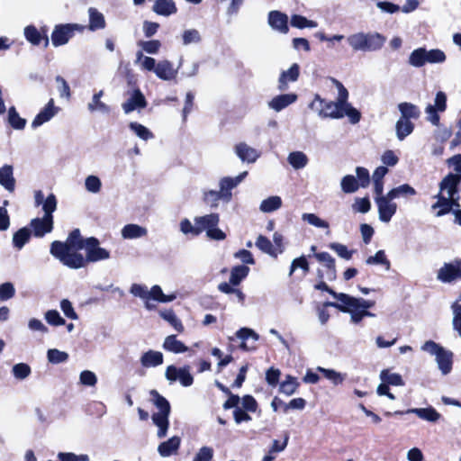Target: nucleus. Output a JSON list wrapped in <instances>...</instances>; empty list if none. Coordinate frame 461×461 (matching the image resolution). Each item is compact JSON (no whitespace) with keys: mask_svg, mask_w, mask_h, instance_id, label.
<instances>
[{"mask_svg":"<svg viewBox=\"0 0 461 461\" xmlns=\"http://www.w3.org/2000/svg\"><path fill=\"white\" fill-rule=\"evenodd\" d=\"M85 188L88 193L98 194L102 189V181L97 176L89 175L85 179Z\"/></svg>","mask_w":461,"mask_h":461,"instance_id":"obj_54","label":"nucleus"},{"mask_svg":"<svg viewBox=\"0 0 461 461\" xmlns=\"http://www.w3.org/2000/svg\"><path fill=\"white\" fill-rule=\"evenodd\" d=\"M437 203L432 205V209L438 208V212L436 213V216L440 217L447 213H448L453 207L459 208L460 204L456 199L450 198L449 196H445L441 193L437 196Z\"/></svg>","mask_w":461,"mask_h":461,"instance_id":"obj_21","label":"nucleus"},{"mask_svg":"<svg viewBox=\"0 0 461 461\" xmlns=\"http://www.w3.org/2000/svg\"><path fill=\"white\" fill-rule=\"evenodd\" d=\"M183 44L189 45L193 43H199L202 41L201 34L196 29L185 30L182 35Z\"/></svg>","mask_w":461,"mask_h":461,"instance_id":"obj_60","label":"nucleus"},{"mask_svg":"<svg viewBox=\"0 0 461 461\" xmlns=\"http://www.w3.org/2000/svg\"><path fill=\"white\" fill-rule=\"evenodd\" d=\"M180 231L185 235L198 236L200 234V229L195 223L193 224L188 219L185 218L180 221L179 224Z\"/></svg>","mask_w":461,"mask_h":461,"instance_id":"obj_58","label":"nucleus"},{"mask_svg":"<svg viewBox=\"0 0 461 461\" xmlns=\"http://www.w3.org/2000/svg\"><path fill=\"white\" fill-rule=\"evenodd\" d=\"M181 444V438L174 436L169 439L160 443L158 447V452L162 457H167L177 453Z\"/></svg>","mask_w":461,"mask_h":461,"instance_id":"obj_25","label":"nucleus"},{"mask_svg":"<svg viewBox=\"0 0 461 461\" xmlns=\"http://www.w3.org/2000/svg\"><path fill=\"white\" fill-rule=\"evenodd\" d=\"M437 279L443 284H452L461 280V259L456 258L444 263L438 270Z\"/></svg>","mask_w":461,"mask_h":461,"instance_id":"obj_8","label":"nucleus"},{"mask_svg":"<svg viewBox=\"0 0 461 461\" xmlns=\"http://www.w3.org/2000/svg\"><path fill=\"white\" fill-rule=\"evenodd\" d=\"M290 23L293 27L299 29L317 27L316 22L308 20L306 17L298 14L292 15Z\"/></svg>","mask_w":461,"mask_h":461,"instance_id":"obj_55","label":"nucleus"},{"mask_svg":"<svg viewBox=\"0 0 461 461\" xmlns=\"http://www.w3.org/2000/svg\"><path fill=\"white\" fill-rule=\"evenodd\" d=\"M414 129L413 123L406 120V118H400L395 124L396 136L399 140H403L410 135Z\"/></svg>","mask_w":461,"mask_h":461,"instance_id":"obj_38","label":"nucleus"},{"mask_svg":"<svg viewBox=\"0 0 461 461\" xmlns=\"http://www.w3.org/2000/svg\"><path fill=\"white\" fill-rule=\"evenodd\" d=\"M12 373L16 379L24 380L31 375L32 370L29 365L18 363L13 366Z\"/></svg>","mask_w":461,"mask_h":461,"instance_id":"obj_57","label":"nucleus"},{"mask_svg":"<svg viewBox=\"0 0 461 461\" xmlns=\"http://www.w3.org/2000/svg\"><path fill=\"white\" fill-rule=\"evenodd\" d=\"M194 221V223L198 225V228L200 229V233H202L203 230L207 232L213 227L218 226L220 217L218 213H210L207 215L195 217Z\"/></svg>","mask_w":461,"mask_h":461,"instance_id":"obj_29","label":"nucleus"},{"mask_svg":"<svg viewBox=\"0 0 461 461\" xmlns=\"http://www.w3.org/2000/svg\"><path fill=\"white\" fill-rule=\"evenodd\" d=\"M393 200L388 193L384 196L375 197L380 221L388 223L396 213L398 206Z\"/></svg>","mask_w":461,"mask_h":461,"instance_id":"obj_11","label":"nucleus"},{"mask_svg":"<svg viewBox=\"0 0 461 461\" xmlns=\"http://www.w3.org/2000/svg\"><path fill=\"white\" fill-rule=\"evenodd\" d=\"M341 190L346 194H352L357 192L360 185H358V181L356 176L352 175H347L342 177L340 181Z\"/></svg>","mask_w":461,"mask_h":461,"instance_id":"obj_47","label":"nucleus"},{"mask_svg":"<svg viewBox=\"0 0 461 461\" xmlns=\"http://www.w3.org/2000/svg\"><path fill=\"white\" fill-rule=\"evenodd\" d=\"M302 220L306 221L308 224L312 225L316 228L320 229H329L330 225L328 221L321 219L314 213H303L302 215Z\"/></svg>","mask_w":461,"mask_h":461,"instance_id":"obj_56","label":"nucleus"},{"mask_svg":"<svg viewBox=\"0 0 461 461\" xmlns=\"http://www.w3.org/2000/svg\"><path fill=\"white\" fill-rule=\"evenodd\" d=\"M47 358L52 364L64 363L68 359V354L56 348L49 349Z\"/></svg>","mask_w":461,"mask_h":461,"instance_id":"obj_59","label":"nucleus"},{"mask_svg":"<svg viewBox=\"0 0 461 461\" xmlns=\"http://www.w3.org/2000/svg\"><path fill=\"white\" fill-rule=\"evenodd\" d=\"M236 337L242 340L240 344V348L243 350H253L256 348L254 346H249L246 343V340L249 339H253L254 341H258L259 339V336L258 333H256L252 329L249 328H241L236 332Z\"/></svg>","mask_w":461,"mask_h":461,"instance_id":"obj_35","label":"nucleus"},{"mask_svg":"<svg viewBox=\"0 0 461 461\" xmlns=\"http://www.w3.org/2000/svg\"><path fill=\"white\" fill-rule=\"evenodd\" d=\"M190 369V366L187 365L181 367L170 365L166 368L165 377L169 384L178 381L182 386L188 387L194 383V377L191 375Z\"/></svg>","mask_w":461,"mask_h":461,"instance_id":"obj_9","label":"nucleus"},{"mask_svg":"<svg viewBox=\"0 0 461 461\" xmlns=\"http://www.w3.org/2000/svg\"><path fill=\"white\" fill-rule=\"evenodd\" d=\"M149 395L150 402L158 410L151 415V420L154 425L158 427L157 437L163 438L167 436L169 427L170 403L157 390H151Z\"/></svg>","mask_w":461,"mask_h":461,"instance_id":"obj_4","label":"nucleus"},{"mask_svg":"<svg viewBox=\"0 0 461 461\" xmlns=\"http://www.w3.org/2000/svg\"><path fill=\"white\" fill-rule=\"evenodd\" d=\"M103 95V90H100L93 95L91 102L87 104V108L91 113H94L95 111H98L104 114H107L110 113V106L101 101V97Z\"/></svg>","mask_w":461,"mask_h":461,"instance_id":"obj_36","label":"nucleus"},{"mask_svg":"<svg viewBox=\"0 0 461 461\" xmlns=\"http://www.w3.org/2000/svg\"><path fill=\"white\" fill-rule=\"evenodd\" d=\"M59 111V108L55 106L54 100L50 99L43 109L35 116L32 122V127L36 129L43 123L50 121Z\"/></svg>","mask_w":461,"mask_h":461,"instance_id":"obj_17","label":"nucleus"},{"mask_svg":"<svg viewBox=\"0 0 461 461\" xmlns=\"http://www.w3.org/2000/svg\"><path fill=\"white\" fill-rule=\"evenodd\" d=\"M79 24H62L55 27L51 34V42L55 47L65 45L74 36L75 31H82Z\"/></svg>","mask_w":461,"mask_h":461,"instance_id":"obj_12","label":"nucleus"},{"mask_svg":"<svg viewBox=\"0 0 461 461\" xmlns=\"http://www.w3.org/2000/svg\"><path fill=\"white\" fill-rule=\"evenodd\" d=\"M325 306L334 307L339 310L342 312H348L350 314V321L357 324L359 323L365 317L374 318L375 315L369 311H366L365 309L360 308H351L350 306L341 303H333L327 302L324 304Z\"/></svg>","mask_w":461,"mask_h":461,"instance_id":"obj_13","label":"nucleus"},{"mask_svg":"<svg viewBox=\"0 0 461 461\" xmlns=\"http://www.w3.org/2000/svg\"><path fill=\"white\" fill-rule=\"evenodd\" d=\"M57 198L53 194L46 197L43 204L44 215L31 221L32 232L36 238H42L53 230V212L57 210Z\"/></svg>","mask_w":461,"mask_h":461,"instance_id":"obj_5","label":"nucleus"},{"mask_svg":"<svg viewBox=\"0 0 461 461\" xmlns=\"http://www.w3.org/2000/svg\"><path fill=\"white\" fill-rule=\"evenodd\" d=\"M282 206V199L280 196L273 195L265 200L260 203L259 209L261 212L269 213L278 210Z\"/></svg>","mask_w":461,"mask_h":461,"instance_id":"obj_40","label":"nucleus"},{"mask_svg":"<svg viewBox=\"0 0 461 461\" xmlns=\"http://www.w3.org/2000/svg\"><path fill=\"white\" fill-rule=\"evenodd\" d=\"M25 39L32 45L38 46L43 37L34 25H28L23 30Z\"/></svg>","mask_w":461,"mask_h":461,"instance_id":"obj_50","label":"nucleus"},{"mask_svg":"<svg viewBox=\"0 0 461 461\" xmlns=\"http://www.w3.org/2000/svg\"><path fill=\"white\" fill-rule=\"evenodd\" d=\"M380 378L383 382L387 384L394 386H402L404 384L402 376L396 373H391L389 370H382L380 373Z\"/></svg>","mask_w":461,"mask_h":461,"instance_id":"obj_49","label":"nucleus"},{"mask_svg":"<svg viewBox=\"0 0 461 461\" xmlns=\"http://www.w3.org/2000/svg\"><path fill=\"white\" fill-rule=\"evenodd\" d=\"M398 109L401 113V118L406 120L418 119L420 115L419 107L411 103L403 102L398 104Z\"/></svg>","mask_w":461,"mask_h":461,"instance_id":"obj_39","label":"nucleus"},{"mask_svg":"<svg viewBox=\"0 0 461 461\" xmlns=\"http://www.w3.org/2000/svg\"><path fill=\"white\" fill-rule=\"evenodd\" d=\"M159 315L170 323V325H172L178 332H182L184 330V326L181 321L176 317L172 310L162 311L159 312Z\"/></svg>","mask_w":461,"mask_h":461,"instance_id":"obj_53","label":"nucleus"},{"mask_svg":"<svg viewBox=\"0 0 461 461\" xmlns=\"http://www.w3.org/2000/svg\"><path fill=\"white\" fill-rule=\"evenodd\" d=\"M347 41L353 50L364 51V32L351 34Z\"/></svg>","mask_w":461,"mask_h":461,"instance_id":"obj_62","label":"nucleus"},{"mask_svg":"<svg viewBox=\"0 0 461 461\" xmlns=\"http://www.w3.org/2000/svg\"><path fill=\"white\" fill-rule=\"evenodd\" d=\"M461 182V176L448 174L446 176L442 181L440 182L439 187L441 194L443 192L447 193V196L450 198L456 199L459 201V195L457 194V185Z\"/></svg>","mask_w":461,"mask_h":461,"instance_id":"obj_16","label":"nucleus"},{"mask_svg":"<svg viewBox=\"0 0 461 461\" xmlns=\"http://www.w3.org/2000/svg\"><path fill=\"white\" fill-rule=\"evenodd\" d=\"M393 199L399 197H409L416 195V190L408 184H403L399 186L392 188L387 192Z\"/></svg>","mask_w":461,"mask_h":461,"instance_id":"obj_41","label":"nucleus"},{"mask_svg":"<svg viewBox=\"0 0 461 461\" xmlns=\"http://www.w3.org/2000/svg\"><path fill=\"white\" fill-rule=\"evenodd\" d=\"M147 106V101L140 89L133 90L127 100L122 104L123 112L128 114L135 110H140Z\"/></svg>","mask_w":461,"mask_h":461,"instance_id":"obj_14","label":"nucleus"},{"mask_svg":"<svg viewBox=\"0 0 461 461\" xmlns=\"http://www.w3.org/2000/svg\"><path fill=\"white\" fill-rule=\"evenodd\" d=\"M366 265H382L386 270L390 269V261L387 259L384 250H378L374 256L366 259Z\"/></svg>","mask_w":461,"mask_h":461,"instance_id":"obj_51","label":"nucleus"},{"mask_svg":"<svg viewBox=\"0 0 461 461\" xmlns=\"http://www.w3.org/2000/svg\"><path fill=\"white\" fill-rule=\"evenodd\" d=\"M0 185L10 193L14 191L15 178L11 165H5L0 167Z\"/></svg>","mask_w":461,"mask_h":461,"instance_id":"obj_27","label":"nucleus"},{"mask_svg":"<svg viewBox=\"0 0 461 461\" xmlns=\"http://www.w3.org/2000/svg\"><path fill=\"white\" fill-rule=\"evenodd\" d=\"M87 12L89 17L88 29L91 32H95L97 30H103L105 28L106 22L104 14L101 12L94 7L88 8Z\"/></svg>","mask_w":461,"mask_h":461,"instance_id":"obj_30","label":"nucleus"},{"mask_svg":"<svg viewBox=\"0 0 461 461\" xmlns=\"http://www.w3.org/2000/svg\"><path fill=\"white\" fill-rule=\"evenodd\" d=\"M385 42V37L378 32L364 33V51H376Z\"/></svg>","mask_w":461,"mask_h":461,"instance_id":"obj_26","label":"nucleus"},{"mask_svg":"<svg viewBox=\"0 0 461 461\" xmlns=\"http://www.w3.org/2000/svg\"><path fill=\"white\" fill-rule=\"evenodd\" d=\"M247 175L248 172L244 171L235 177H222L219 182V191L209 190L204 192V202L210 204L212 207L218 206V202L220 200L229 203L232 198L231 190L240 185L247 176Z\"/></svg>","mask_w":461,"mask_h":461,"instance_id":"obj_3","label":"nucleus"},{"mask_svg":"<svg viewBox=\"0 0 461 461\" xmlns=\"http://www.w3.org/2000/svg\"><path fill=\"white\" fill-rule=\"evenodd\" d=\"M421 350L435 357L438 367L443 375L449 374L453 366V353L433 340H428L421 346Z\"/></svg>","mask_w":461,"mask_h":461,"instance_id":"obj_6","label":"nucleus"},{"mask_svg":"<svg viewBox=\"0 0 461 461\" xmlns=\"http://www.w3.org/2000/svg\"><path fill=\"white\" fill-rule=\"evenodd\" d=\"M163 348L174 354H181L188 351V347L176 339V335H169L164 339Z\"/></svg>","mask_w":461,"mask_h":461,"instance_id":"obj_33","label":"nucleus"},{"mask_svg":"<svg viewBox=\"0 0 461 461\" xmlns=\"http://www.w3.org/2000/svg\"><path fill=\"white\" fill-rule=\"evenodd\" d=\"M32 231L24 227L17 230L13 236V244L17 249H22L29 241Z\"/></svg>","mask_w":461,"mask_h":461,"instance_id":"obj_44","label":"nucleus"},{"mask_svg":"<svg viewBox=\"0 0 461 461\" xmlns=\"http://www.w3.org/2000/svg\"><path fill=\"white\" fill-rule=\"evenodd\" d=\"M138 45L142 49L143 51H145L148 54H158L160 48H161V42L158 40H151L147 41H140Z\"/></svg>","mask_w":461,"mask_h":461,"instance_id":"obj_63","label":"nucleus"},{"mask_svg":"<svg viewBox=\"0 0 461 461\" xmlns=\"http://www.w3.org/2000/svg\"><path fill=\"white\" fill-rule=\"evenodd\" d=\"M453 312L452 325L454 330H456L461 338V304L454 303L451 306Z\"/></svg>","mask_w":461,"mask_h":461,"instance_id":"obj_64","label":"nucleus"},{"mask_svg":"<svg viewBox=\"0 0 461 461\" xmlns=\"http://www.w3.org/2000/svg\"><path fill=\"white\" fill-rule=\"evenodd\" d=\"M176 299V294H165L161 287L158 285H153L149 290V300L158 303H169Z\"/></svg>","mask_w":461,"mask_h":461,"instance_id":"obj_43","label":"nucleus"},{"mask_svg":"<svg viewBox=\"0 0 461 461\" xmlns=\"http://www.w3.org/2000/svg\"><path fill=\"white\" fill-rule=\"evenodd\" d=\"M316 369L317 371L321 372L324 375V377L330 380L334 385L340 384L345 380V375L337 372L334 369L324 368L321 366H318Z\"/></svg>","mask_w":461,"mask_h":461,"instance_id":"obj_48","label":"nucleus"},{"mask_svg":"<svg viewBox=\"0 0 461 461\" xmlns=\"http://www.w3.org/2000/svg\"><path fill=\"white\" fill-rule=\"evenodd\" d=\"M86 240H83L79 230L70 232L65 242L53 241L50 246V254L69 268L78 269L85 267L84 256L78 253L83 249Z\"/></svg>","mask_w":461,"mask_h":461,"instance_id":"obj_1","label":"nucleus"},{"mask_svg":"<svg viewBox=\"0 0 461 461\" xmlns=\"http://www.w3.org/2000/svg\"><path fill=\"white\" fill-rule=\"evenodd\" d=\"M405 413L416 414L420 419L429 422H437L441 417L433 407L408 409Z\"/></svg>","mask_w":461,"mask_h":461,"instance_id":"obj_28","label":"nucleus"},{"mask_svg":"<svg viewBox=\"0 0 461 461\" xmlns=\"http://www.w3.org/2000/svg\"><path fill=\"white\" fill-rule=\"evenodd\" d=\"M83 249L86 251L85 266L88 262H97L110 258V252L101 248L99 240L94 237L86 239Z\"/></svg>","mask_w":461,"mask_h":461,"instance_id":"obj_10","label":"nucleus"},{"mask_svg":"<svg viewBox=\"0 0 461 461\" xmlns=\"http://www.w3.org/2000/svg\"><path fill=\"white\" fill-rule=\"evenodd\" d=\"M152 10L159 15L169 16L176 13L177 9L173 0H156Z\"/></svg>","mask_w":461,"mask_h":461,"instance_id":"obj_34","label":"nucleus"},{"mask_svg":"<svg viewBox=\"0 0 461 461\" xmlns=\"http://www.w3.org/2000/svg\"><path fill=\"white\" fill-rule=\"evenodd\" d=\"M287 161L294 169L299 170L307 166L309 158L303 151H293L288 154Z\"/></svg>","mask_w":461,"mask_h":461,"instance_id":"obj_37","label":"nucleus"},{"mask_svg":"<svg viewBox=\"0 0 461 461\" xmlns=\"http://www.w3.org/2000/svg\"><path fill=\"white\" fill-rule=\"evenodd\" d=\"M164 357L160 351L149 349L143 353L140 358V365L144 368L157 367L163 364Z\"/></svg>","mask_w":461,"mask_h":461,"instance_id":"obj_24","label":"nucleus"},{"mask_svg":"<svg viewBox=\"0 0 461 461\" xmlns=\"http://www.w3.org/2000/svg\"><path fill=\"white\" fill-rule=\"evenodd\" d=\"M309 107L316 110L321 118L341 119L348 116L349 122L353 124L357 123L361 118V114L357 109L348 110L337 101H325L319 95H315Z\"/></svg>","mask_w":461,"mask_h":461,"instance_id":"obj_2","label":"nucleus"},{"mask_svg":"<svg viewBox=\"0 0 461 461\" xmlns=\"http://www.w3.org/2000/svg\"><path fill=\"white\" fill-rule=\"evenodd\" d=\"M332 83L338 89V96L336 101L346 107L348 110L355 109L352 105L348 102V92L346 87L336 78H331Z\"/></svg>","mask_w":461,"mask_h":461,"instance_id":"obj_46","label":"nucleus"},{"mask_svg":"<svg viewBox=\"0 0 461 461\" xmlns=\"http://www.w3.org/2000/svg\"><path fill=\"white\" fill-rule=\"evenodd\" d=\"M249 268L246 266H236L230 271V283L233 286L239 285L249 275Z\"/></svg>","mask_w":461,"mask_h":461,"instance_id":"obj_42","label":"nucleus"},{"mask_svg":"<svg viewBox=\"0 0 461 461\" xmlns=\"http://www.w3.org/2000/svg\"><path fill=\"white\" fill-rule=\"evenodd\" d=\"M8 122L15 130H23L25 127L26 120L20 117L16 109L13 106L8 110Z\"/></svg>","mask_w":461,"mask_h":461,"instance_id":"obj_52","label":"nucleus"},{"mask_svg":"<svg viewBox=\"0 0 461 461\" xmlns=\"http://www.w3.org/2000/svg\"><path fill=\"white\" fill-rule=\"evenodd\" d=\"M122 237L125 240H133L145 237L148 230L138 224H126L121 230Z\"/></svg>","mask_w":461,"mask_h":461,"instance_id":"obj_31","label":"nucleus"},{"mask_svg":"<svg viewBox=\"0 0 461 461\" xmlns=\"http://www.w3.org/2000/svg\"><path fill=\"white\" fill-rule=\"evenodd\" d=\"M339 297L343 300L342 303L347 304L351 308H360L368 311V309L373 308L375 304V301L353 297L348 294H340Z\"/></svg>","mask_w":461,"mask_h":461,"instance_id":"obj_32","label":"nucleus"},{"mask_svg":"<svg viewBox=\"0 0 461 461\" xmlns=\"http://www.w3.org/2000/svg\"><path fill=\"white\" fill-rule=\"evenodd\" d=\"M234 151L237 157L247 163H254L260 157V152L245 142L235 145Z\"/></svg>","mask_w":461,"mask_h":461,"instance_id":"obj_18","label":"nucleus"},{"mask_svg":"<svg viewBox=\"0 0 461 461\" xmlns=\"http://www.w3.org/2000/svg\"><path fill=\"white\" fill-rule=\"evenodd\" d=\"M288 17L279 11H271L268 14V24L273 30L281 33L288 32Z\"/></svg>","mask_w":461,"mask_h":461,"instance_id":"obj_22","label":"nucleus"},{"mask_svg":"<svg viewBox=\"0 0 461 461\" xmlns=\"http://www.w3.org/2000/svg\"><path fill=\"white\" fill-rule=\"evenodd\" d=\"M299 386L297 380L290 375L280 384V392L289 396L292 395Z\"/></svg>","mask_w":461,"mask_h":461,"instance_id":"obj_61","label":"nucleus"},{"mask_svg":"<svg viewBox=\"0 0 461 461\" xmlns=\"http://www.w3.org/2000/svg\"><path fill=\"white\" fill-rule=\"evenodd\" d=\"M297 99L298 95L294 93L277 95L267 102V107L276 113H279L295 103Z\"/></svg>","mask_w":461,"mask_h":461,"instance_id":"obj_15","label":"nucleus"},{"mask_svg":"<svg viewBox=\"0 0 461 461\" xmlns=\"http://www.w3.org/2000/svg\"><path fill=\"white\" fill-rule=\"evenodd\" d=\"M316 259L323 264L326 270V278L333 281L337 277L335 259L327 252L315 253Z\"/></svg>","mask_w":461,"mask_h":461,"instance_id":"obj_23","label":"nucleus"},{"mask_svg":"<svg viewBox=\"0 0 461 461\" xmlns=\"http://www.w3.org/2000/svg\"><path fill=\"white\" fill-rule=\"evenodd\" d=\"M300 76V67L297 63H294L288 69L283 70L278 78L277 89L285 91L289 83L297 81Z\"/></svg>","mask_w":461,"mask_h":461,"instance_id":"obj_19","label":"nucleus"},{"mask_svg":"<svg viewBox=\"0 0 461 461\" xmlns=\"http://www.w3.org/2000/svg\"><path fill=\"white\" fill-rule=\"evenodd\" d=\"M447 59L445 52L439 49L427 50L418 48L411 52L409 64L414 68L423 67L425 64H441Z\"/></svg>","mask_w":461,"mask_h":461,"instance_id":"obj_7","label":"nucleus"},{"mask_svg":"<svg viewBox=\"0 0 461 461\" xmlns=\"http://www.w3.org/2000/svg\"><path fill=\"white\" fill-rule=\"evenodd\" d=\"M130 130L140 140H149L154 138V134L144 125L132 122L129 124Z\"/></svg>","mask_w":461,"mask_h":461,"instance_id":"obj_45","label":"nucleus"},{"mask_svg":"<svg viewBox=\"0 0 461 461\" xmlns=\"http://www.w3.org/2000/svg\"><path fill=\"white\" fill-rule=\"evenodd\" d=\"M178 73V68H175L171 61L163 59L158 62L154 74L161 80H174Z\"/></svg>","mask_w":461,"mask_h":461,"instance_id":"obj_20","label":"nucleus"}]
</instances>
